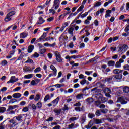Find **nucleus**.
Instances as JSON below:
<instances>
[{"mask_svg": "<svg viewBox=\"0 0 129 129\" xmlns=\"http://www.w3.org/2000/svg\"><path fill=\"white\" fill-rule=\"evenodd\" d=\"M49 13H50V14H52V15H55L56 13V11H55L54 9H50Z\"/></svg>", "mask_w": 129, "mask_h": 129, "instance_id": "nucleus-57", "label": "nucleus"}, {"mask_svg": "<svg viewBox=\"0 0 129 129\" xmlns=\"http://www.w3.org/2000/svg\"><path fill=\"white\" fill-rule=\"evenodd\" d=\"M7 110V109L6 107H0V113H4Z\"/></svg>", "mask_w": 129, "mask_h": 129, "instance_id": "nucleus-40", "label": "nucleus"}, {"mask_svg": "<svg viewBox=\"0 0 129 129\" xmlns=\"http://www.w3.org/2000/svg\"><path fill=\"white\" fill-rule=\"evenodd\" d=\"M18 80H19L18 78H16L15 76H12L10 78V80L7 82V84H9V83H15V82H17Z\"/></svg>", "mask_w": 129, "mask_h": 129, "instance_id": "nucleus-4", "label": "nucleus"}, {"mask_svg": "<svg viewBox=\"0 0 129 129\" xmlns=\"http://www.w3.org/2000/svg\"><path fill=\"white\" fill-rule=\"evenodd\" d=\"M124 31L126 33H128L129 31V25H128L125 28Z\"/></svg>", "mask_w": 129, "mask_h": 129, "instance_id": "nucleus-63", "label": "nucleus"}, {"mask_svg": "<svg viewBox=\"0 0 129 129\" xmlns=\"http://www.w3.org/2000/svg\"><path fill=\"white\" fill-rule=\"evenodd\" d=\"M123 69H124V70H128L129 71V65L126 64L123 66Z\"/></svg>", "mask_w": 129, "mask_h": 129, "instance_id": "nucleus-59", "label": "nucleus"}, {"mask_svg": "<svg viewBox=\"0 0 129 129\" xmlns=\"http://www.w3.org/2000/svg\"><path fill=\"white\" fill-rule=\"evenodd\" d=\"M96 115H97V116H100V115H101V111H100V110H98L96 111V113H95Z\"/></svg>", "mask_w": 129, "mask_h": 129, "instance_id": "nucleus-51", "label": "nucleus"}, {"mask_svg": "<svg viewBox=\"0 0 129 129\" xmlns=\"http://www.w3.org/2000/svg\"><path fill=\"white\" fill-rule=\"evenodd\" d=\"M54 54L56 58L61 56V53L59 51H55L54 52Z\"/></svg>", "mask_w": 129, "mask_h": 129, "instance_id": "nucleus-34", "label": "nucleus"}, {"mask_svg": "<svg viewBox=\"0 0 129 129\" xmlns=\"http://www.w3.org/2000/svg\"><path fill=\"white\" fill-rule=\"evenodd\" d=\"M12 20V18L8 14L7 15L5 19V22H10Z\"/></svg>", "mask_w": 129, "mask_h": 129, "instance_id": "nucleus-33", "label": "nucleus"}, {"mask_svg": "<svg viewBox=\"0 0 129 129\" xmlns=\"http://www.w3.org/2000/svg\"><path fill=\"white\" fill-rule=\"evenodd\" d=\"M15 102H18V100L15 98L12 99L9 101V103H12V104L13 103H15Z\"/></svg>", "mask_w": 129, "mask_h": 129, "instance_id": "nucleus-48", "label": "nucleus"}, {"mask_svg": "<svg viewBox=\"0 0 129 129\" xmlns=\"http://www.w3.org/2000/svg\"><path fill=\"white\" fill-rule=\"evenodd\" d=\"M77 119H79V115H77L76 117H73L69 119L70 123H71L72 121H75V120H77Z\"/></svg>", "mask_w": 129, "mask_h": 129, "instance_id": "nucleus-12", "label": "nucleus"}, {"mask_svg": "<svg viewBox=\"0 0 129 129\" xmlns=\"http://www.w3.org/2000/svg\"><path fill=\"white\" fill-rule=\"evenodd\" d=\"M1 65H2V66H5L6 65H8V61L6 60H3L1 62Z\"/></svg>", "mask_w": 129, "mask_h": 129, "instance_id": "nucleus-53", "label": "nucleus"}, {"mask_svg": "<svg viewBox=\"0 0 129 129\" xmlns=\"http://www.w3.org/2000/svg\"><path fill=\"white\" fill-rule=\"evenodd\" d=\"M123 91L125 93H128L129 92V87L127 86H125L123 88Z\"/></svg>", "mask_w": 129, "mask_h": 129, "instance_id": "nucleus-32", "label": "nucleus"}, {"mask_svg": "<svg viewBox=\"0 0 129 129\" xmlns=\"http://www.w3.org/2000/svg\"><path fill=\"white\" fill-rule=\"evenodd\" d=\"M16 119L18 121H22V120H23V116H22V115H19L16 116Z\"/></svg>", "mask_w": 129, "mask_h": 129, "instance_id": "nucleus-30", "label": "nucleus"}, {"mask_svg": "<svg viewBox=\"0 0 129 129\" xmlns=\"http://www.w3.org/2000/svg\"><path fill=\"white\" fill-rule=\"evenodd\" d=\"M47 34L48 33H47L44 32L42 35L41 36V37L39 38L40 41H42V40H44V39H45L47 37Z\"/></svg>", "mask_w": 129, "mask_h": 129, "instance_id": "nucleus-25", "label": "nucleus"}, {"mask_svg": "<svg viewBox=\"0 0 129 129\" xmlns=\"http://www.w3.org/2000/svg\"><path fill=\"white\" fill-rule=\"evenodd\" d=\"M47 52V50L46 49H39V54H41V57H44V53Z\"/></svg>", "mask_w": 129, "mask_h": 129, "instance_id": "nucleus-18", "label": "nucleus"}, {"mask_svg": "<svg viewBox=\"0 0 129 129\" xmlns=\"http://www.w3.org/2000/svg\"><path fill=\"white\" fill-rule=\"evenodd\" d=\"M53 111H54V113L55 114V115H60L62 110L61 109H55L53 110Z\"/></svg>", "mask_w": 129, "mask_h": 129, "instance_id": "nucleus-20", "label": "nucleus"}, {"mask_svg": "<svg viewBox=\"0 0 129 129\" xmlns=\"http://www.w3.org/2000/svg\"><path fill=\"white\" fill-rule=\"evenodd\" d=\"M95 123H96V124H99L100 123H102V121H101V120L99 119H96L95 120Z\"/></svg>", "mask_w": 129, "mask_h": 129, "instance_id": "nucleus-39", "label": "nucleus"}, {"mask_svg": "<svg viewBox=\"0 0 129 129\" xmlns=\"http://www.w3.org/2000/svg\"><path fill=\"white\" fill-rule=\"evenodd\" d=\"M113 78H114V81H116V80H120L122 78V74H118L113 76Z\"/></svg>", "mask_w": 129, "mask_h": 129, "instance_id": "nucleus-6", "label": "nucleus"}, {"mask_svg": "<svg viewBox=\"0 0 129 129\" xmlns=\"http://www.w3.org/2000/svg\"><path fill=\"white\" fill-rule=\"evenodd\" d=\"M50 99H51V97H50V95H46L44 98V101L45 102H46V101H48V100H50Z\"/></svg>", "mask_w": 129, "mask_h": 129, "instance_id": "nucleus-31", "label": "nucleus"}, {"mask_svg": "<svg viewBox=\"0 0 129 129\" xmlns=\"http://www.w3.org/2000/svg\"><path fill=\"white\" fill-rule=\"evenodd\" d=\"M41 71V67H39L34 70V73H39Z\"/></svg>", "mask_w": 129, "mask_h": 129, "instance_id": "nucleus-47", "label": "nucleus"}, {"mask_svg": "<svg viewBox=\"0 0 129 129\" xmlns=\"http://www.w3.org/2000/svg\"><path fill=\"white\" fill-rule=\"evenodd\" d=\"M42 106H43V105L41 101H39L36 104V107H37V108H42Z\"/></svg>", "mask_w": 129, "mask_h": 129, "instance_id": "nucleus-36", "label": "nucleus"}, {"mask_svg": "<svg viewBox=\"0 0 129 129\" xmlns=\"http://www.w3.org/2000/svg\"><path fill=\"white\" fill-rule=\"evenodd\" d=\"M89 13V12H85V13H84L83 14H81V18L82 19H83L84 18H85V17H86L88 15Z\"/></svg>", "mask_w": 129, "mask_h": 129, "instance_id": "nucleus-42", "label": "nucleus"}, {"mask_svg": "<svg viewBox=\"0 0 129 129\" xmlns=\"http://www.w3.org/2000/svg\"><path fill=\"white\" fill-rule=\"evenodd\" d=\"M33 76H34V75L30 74L25 75L24 78H25L26 79H30V78H33Z\"/></svg>", "mask_w": 129, "mask_h": 129, "instance_id": "nucleus-23", "label": "nucleus"}, {"mask_svg": "<svg viewBox=\"0 0 129 129\" xmlns=\"http://www.w3.org/2000/svg\"><path fill=\"white\" fill-rule=\"evenodd\" d=\"M9 122L12 127L16 126V125L18 124V123H17V122H16L14 119L10 120Z\"/></svg>", "mask_w": 129, "mask_h": 129, "instance_id": "nucleus-16", "label": "nucleus"}, {"mask_svg": "<svg viewBox=\"0 0 129 129\" xmlns=\"http://www.w3.org/2000/svg\"><path fill=\"white\" fill-rule=\"evenodd\" d=\"M39 100H42V95L37 94L34 98V101H39Z\"/></svg>", "mask_w": 129, "mask_h": 129, "instance_id": "nucleus-8", "label": "nucleus"}, {"mask_svg": "<svg viewBox=\"0 0 129 129\" xmlns=\"http://www.w3.org/2000/svg\"><path fill=\"white\" fill-rule=\"evenodd\" d=\"M127 49H128L127 45L121 44L118 47V53H120V54H122L127 51Z\"/></svg>", "mask_w": 129, "mask_h": 129, "instance_id": "nucleus-2", "label": "nucleus"}, {"mask_svg": "<svg viewBox=\"0 0 129 129\" xmlns=\"http://www.w3.org/2000/svg\"><path fill=\"white\" fill-rule=\"evenodd\" d=\"M105 80L106 81H107V82H109V81H111V80L114 81L113 76L110 77V78H106Z\"/></svg>", "mask_w": 129, "mask_h": 129, "instance_id": "nucleus-41", "label": "nucleus"}, {"mask_svg": "<svg viewBox=\"0 0 129 129\" xmlns=\"http://www.w3.org/2000/svg\"><path fill=\"white\" fill-rule=\"evenodd\" d=\"M56 60L57 61V62H58V63H62V62H63V58H62V56H58L57 57H56Z\"/></svg>", "mask_w": 129, "mask_h": 129, "instance_id": "nucleus-24", "label": "nucleus"}, {"mask_svg": "<svg viewBox=\"0 0 129 129\" xmlns=\"http://www.w3.org/2000/svg\"><path fill=\"white\" fill-rule=\"evenodd\" d=\"M91 126H92V123L91 122H90L88 124V125L86 126V128L87 129L91 128Z\"/></svg>", "mask_w": 129, "mask_h": 129, "instance_id": "nucleus-50", "label": "nucleus"}, {"mask_svg": "<svg viewBox=\"0 0 129 129\" xmlns=\"http://www.w3.org/2000/svg\"><path fill=\"white\" fill-rule=\"evenodd\" d=\"M28 37V33L26 32H22L20 34V39H25Z\"/></svg>", "mask_w": 129, "mask_h": 129, "instance_id": "nucleus-10", "label": "nucleus"}, {"mask_svg": "<svg viewBox=\"0 0 129 129\" xmlns=\"http://www.w3.org/2000/svg\"><path fill=\"white\" fill-rule=\"evenodd\" d=\"M45 22V20L43 19V17H39V21L37 22L36 24H38V25H42V24L44 23Z\"/></svg>", "mask_w": 129, "mask_h": 129, "instance_id": "nucleus-19", "label": "nucleus"}, {"mask_svg": "<svg viewBox=\"0 0 129 129\" xmlns=\"http://www.w3.org/2000/svg\"><path fill=\"white\" fill-rule=\"evenodd\" d=\"M47 57L49 59H52V58H53V54L51 53H49L47 54Z\"/></svg>", "mask_w": 129, "mask_h": 129, "instance_id": "nucleus-61", "label": "nucleus"}, {"mask_svg": "<svg viewBox=\"0 0 129 129\" xmlns=\"http://www.w3.org/2000/svg\"><path fill=\"white\" fill-rule=\"evenodd\" d=\"M73 31H74V28L71 27L68 29V32L71 36H73Z\"/></svg>", "mask_w": 129, "mask_h": 129, "instance_id": "nucleus-17", "label": "nucleus"}, {"mask_svg": "<svg viewBox=\"0 0 129 129\" xmlns=\"http://www.w3.org/2000/svg\"><path fill=\"white\" fill-rule=\"evenodd\" d=\"M76 98L77 99H83V94H78L76 96Z\"/></svg>", "mask_w": 129, "mask_h": 129, "instance_id": "nucleus-28", "label": "nucleus"}, {"mask_svg": "<svg viewBox=\"0 0 129 129\" xmlns=\"http://www.w3.org/2000/svg\"><path fill=\"white\" fill-rule=\"evenodd\" d=\"M19 107V105H16L14 106H8V109H7V111H10V110H13L15 108H18Z\"/></svg>", "mask_w": 129, "mask_h": 129, "instance_id": "nucleus-9", "label": "nucleus"}, {"mask_svg": "<svg viewBox=\"0 0 129 129\" xmlns=\"http://www.w3.org/2000/svg\"><path fill=\"white\" fill-rule=\"evenodd\" d=\"M50 67V69L53 71V75L54 76H56L57 75V69H56L55 66L53 65H51Z\"/></svg>", "mask_w": 129, "mask_h": 129, "instance_id": "nucleus-14", "label": "nucleus"}, {"mask_svg": "<svg viewBox=\"0 0 129 129\" xmlns=\"http://www.w3.org/2000/svg\"><path fill=\"white\" fill-rule=\"evenodd\" d=\"M80 87V85H79V84L78 83H77L75 85H74V88H78V87Z\"/></svg>", "mask_w": 129, "mask_h": 129, "instance_id": "nucleus-62", "label": "nucleus"}, {"mask_svg": "<svg viewBox=\"0 0 129 129\" xmlns=\"http://www.w3.org/2000/svg\"><path fill=\"white\" fill-rule=\"evenodd\" d=\"M115 65V61L110 60L108 62V66L111 67V66H114Z\"/></svg>", "mask_w": 129, "mask_h": 129, "instance_id": "nucleus-27", "label": "nucleus"}, {"mask_svg": "<svg viewBox=\"0 0 129 129\" xmlns=\"http://www.w3.org/2000/svg\"><path fill=\"white\" fill-rule=\"evenodd\" d=\"M113 72L114 74H120V73H122L123 72V70H120V69H114L113 70Z\"/></svg>", "mask_w": 129, "mask_h": 129, "instance_id": "nucleus-13", "label": "nucleus"}, {"mask_svg": "<svg viewBox=\"0 0 129 129\" xmlns=\"http://www.w3.org/2000/svg\"><path fill=\"white\" fill-rule=\"evenodd\" d=\"M13 98H20L22 97V94L20 93H16L12 95Z\"/></svg>", "mask_w": 129, "mask_h": 129, "instance_id": "nucleus-15", "label": "nucleus"}, {"mask_svg": "<svg viewBox=\"0 0 129 129\" xmlns=\"http://www.w3.org/2000/svg\"><path fill=\"white\" fill-rule=\"evenodd\" d=\"M100 6H101V2H98L94 4V8H96V7H99Z\"/></svg>", "mask_w": 129, "mask_h": 129, "instance_id": "nucleus-46", "label": "nucleus"}, {"mask_svg": "<svg viewBox=\"0 0 129 129\" xmlns=\"http://www.w3.org/2000/svg\"><path fill=\"white\" fill-rule=\"evenodd\" d=\"M84 8V5H81V6L77 10L78 11V13H79V12H81V11H82V10H83Z\"/></svg>", "mask_w": 129, "mask_h": 129, "instance_id": "nucleus-44", "label": "nucleus"}, {"mask_svg": "<svg viewBox=\"0 0 129 129\" xmlns=\"http://www.w3.org/2000/svg\"><path fill=\"white\" fill-rule=\"evenodd\" d=\"M116 68H120L121 67V63L119 61L117 62L115 64Z\"/></svg>", "mask_w": 129, "mask_h": 129, "instance_id": "nucleus-45", "label": "nucleus"}, {"mask_svg": "<svg viewBox=\"0 0 129 129\" xmlns=\"http://www.w3.org/2000/svg\"><path fill=\"white\" fill-rule=\"evenodd\" d=\"M82 56L80 55H72L71 56V58L72 59H78L79 58H81Z\"/></svg>", "mask_w": 129, "mask_h": 129, "instance_id": "nucleus-38", "label": "nucleus"}, {"mask_svg": "<svg viewBox=\"0 0 129 129\" xmlns=\"http://www.w3.org/2000/svg\"><path fill=\"white\" fill-rule=\"evenodd\" d=\"M69 25V23H68V22H65L63 24H62V27L60 29V32H63V31H64V29H65L66 27H68Z\"/></svg>", "mask_w": 129, "mask_h": 129, "instance_id": "nucleus-11", "label": "nucleus"}, {"mask_svg": "<svg viewBox=\"0 0 129 129\" xmlns=\"http://www.w3.org/2000/svg\"><path fill=\"white\" fill-rule=\"evenodd\" d=\"M103 92L104 93H111V90L108 88H106L105 89H104Z\"/></svg>", "mask_w": 129, "mask_h": 129, "instance_id": "nucleus-29", "label": "nucleus"}, {"mask_svg": "<svg viewBox=\"0 0 129 129\" xmlns=\"http://www.w3.org/2000/svg\"><path fill=\"white\" fill-rule=\"evenodd\" d=\"M75 123H72L68 126L69 129H74Z\"/></svg>", "mask_w": 129, "mask_h": 129, "instance_id": "nucleus-52", "label": "nucleus"}, {"mask_svg": "<svg viewBox=\"0 0 129 129\" xmlns=\"http://www.w3.org/2000/svg\"><path fill=\"white\" fill-rule=\"evenodd\" d=\"M86 102H88V103H91L92 102H93V99L92 98H88L87 99H86Z\"/></svg>", "mask_w": 129, "mask_h": 129, "instance_id": "nucleus-35", "label": "nucleus"}, {"mask_svg": "<svg viewBox=\"0 0 129 129\" xmlns=\"http://www.w3.org/2000/svg\"><path fill=\"white\" fill-rule=\"evenodd\" d=\"M117 102H120L121 104H126L127 101L124 100L122 97H119L117 100Z\"/></svg>", "mask_w": 129, "mask_h": 129, "instance_id": "nucleus-5", "label": "nucleus"}, {"mask_svg": "<svg viewBox=\"0 0 129 129\" xmlns=\"http://www.w3.org/2000/svg\"><path fill=\"white\" fill-rule=\"evenodd\" d=\"M94 116H95V115L94 114L89 113L88 114V117H89V118H93Z\"/></svg>", "mask_w": 129, "mask_h": 129, "instance_id": "nucleus-58", "label": "nucleus"}, {"mask_svg": "<svg viewBox=\"0 0 129 129\" xmlns=\"http://www.w3.org/2000/svg\"><path fill=\"white\" fill-rule=\"evenodd\" d=\"M87 82L86 80H85V79H84L83 80H82L80 82V84H81V85H84V84H85Z\"/></svg>", "mask_w": 129, "mask_h": 129, "instance_id": "nucleus-55", "label": "nucleus"}, {"mask_svg": "<svg viewBox=\"0 0 129 129\" xmlns=\"http://www.w3.org/2000/svg\"><path fill=\"white\" fill-rule=\"evenodd\" d=\"M21 89H22V88L21 87H18L15 88L13 90V91H14V92H17L18 91H19V90H21Z\"/></svg>", "mask_w": 129, "mask_h": 129, "instance_id": "nucleus-49", "label": "nucleus"}, {"mask_svg": "<svg viewBox=\"0 0 129 129\" xmlns=\"http://www.w3.org/2000/svg\"><path fill=\"white\" fill-rule=\"evenodd\" d=\"M24 72H33L31 67H27L25 69H23Z\"/></svg>", "mask_w": 129, "mask_h": 129, "instance_id": "nucleus-26", "label": "nucleus"}, {"mask_svg": "<svg viewBox=\"0 0 129 129\" xmlns=\"http://www.w3.org/2000/svg\"><path fill=\"white\" fill-rule=\"evenodd\" d=\"M8 114H15L16 113V111L11 110L10 111H7Z\"/></svg>", "mask_w": 129, "mask_h": 129, "instance_id": "nucleus-54", "label": "nucleus"}, {"mask_svg": "<svg viewBox=\"0 0 129 129\" xmlns=\"http://www.w3.org/2000/svg\"><path fill=\"white\" fill-rule=\"evenodd\" d=\"M75 110L78 112H79L82 111V110H83V108L76 107V108H75Z\"/></svg>", "mask_w": 129, "mask_h": 129, "instance_id": "nucleus-43", "label": "nucleus"}, {"mask_svg": "<svg viewBox=\"0 0 129 129\" xmlns=\"http://www.w3.org/2000/svg\"><path fill=\"white\" fill-rule=\"evenodd\" d=\"M110 14H111V10H107L106 11V14L105 15V18H108V17H110Z\"/></svg>", "mask_w": 129, "mask_h": 129, "instance_id": "nucleus-22", "label": "nucleus"}, {"mask_svg": "<svg viewBox=\"0 0 129 129\" xmlns=\"http://www.w3.org/2000/svg\"><path fill=\"white\" fill-rule=\"evenodd\" d=\"M93 97H95V100H99V101H101L103 103L104 102H106L107 101V98L103 97V95L101 94V93H97L93 96Z\"/></svg>", "mask_w": 129, "mask_h": 129, "instance_id": "nucleus-1", "label": "nucleus"}, {"mask_svg": "<svg viewBox=\"0 0 129 129\" xmlns=\"http://www.w3.org/2000/svg\"><path fill=\"white\" fill-rule=\"evenodd\" d=\"M124 8H125V4L123 3L122 4V5L121 6V8H120V10L121 11H123V10H124Z\"/></svg>", "mask_w": 129, "mask_h": 129, "instance_id": "nucleus-60", "label": "nucleus"}, {"mask_svg": "<svg viewBox=\"0 0 129 129\" xmlns=\"http://www.w3.org/2000/svg\"><path fill=\"white\" fill-rule=\"evenodd\" d=\"M59 7H60V0H54L52 8H54V10H58Z\"/></svg>", "mask_w": 129, "mask_h": 129, "instance_id": "nucleus-3", "label": "nucleus"}, {"mask_svg": "<svg viewBox=\"0 0 129 129\" xmlns=\"http://www.w3.org/2000/svg\"><path fill=\"white\" fill-rule=\"evenodd\" d=\"M32 56L34 58H38L39 57V56H40V55L39 54V53H38L37 52H35L34 54H33Z\"/></svg>", "mask_w": 129, "mask_h": 129, "instance_id": "nucleus-56", "label": "nucleus"}, {"mask_svg": "<svg viewBox=\"0 0 129 129\" xmlns=\"http://www.w3.org/2000/svg\"><path fill=\"white\" fill-rule=\"evenodd\" d=\"M59 100H60L59 97H57L55 99L53 100L51 102V103H52L53 106H56L58 103H59Z\"/></svg>", "mask_w": 129, "mask_h": 129, "instance_id": "nucleus-7", "label": "nucleus"}, {"mask_svg": "<svg viewBox=\"0 0 129 129\" xmlns=\"http://www.w3.org/2000/svg\"><path fill=\"white\" fill-rule=\"evenodd\" d=\"M35 47L34 46V45H30L29 46H28V49L27 50V52H28L29 53H32V52H33V50H34Z\"/></svg>", "mask_w": 129, "mask_h": 129, "instance_id": "nucleus-21", "label": "nucleus"}, {"mask_svg": "<svg viewBox=\"0 0 129 129\" xmlns=\"http://www.w3.org/2000/svg\"><path fill=\"white\" fill-rule=\"evenodd\" d=\"M126 10L129 11V2L126 3Z\"/></svg>", "mask_w": 129, "mask_h": 129, "instance_id": "nucleus-64", "label": "nucleus"}, {"mask_svg": "<svg viewBox=\"0 0 129 129\" xmlns=\"http://www.w3.org/2000/svg\"><path fill=\"white\" fill-rule=\"evenodd\" d=\"M7 15H8V16H10V17H13V16L16 15V11H11L9 12Z\"/></svg>", "mask_w": 129, "mask_h": 129, "instance_id": "nucleus-37", "label": "nucleus"}]
</instances>
